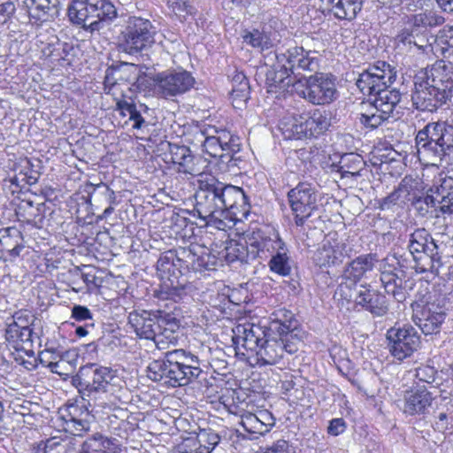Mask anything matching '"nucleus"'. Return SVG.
<instances>
[{"mask_svg":"<svg viewBox=\"0 0 453 453\" xmlns=\"http://www.w3.org/2000/svg\"><path fill=\"white\" fill-rule=\"evenodd\" d=\"M32 453H75V448L70 441L53 437L41 441Z\"/></svg>","mask_w":453,"mask_h":453,"instance_id":"obj_40","label":"nucleus"},{"mask_svg":"<svg viewBox=\"0 0 453 453\" xmlns=\"http://www.w3.org/2000/svg\"><path fill=\"white\" fill-rule=\"evenodd\" d=\"M287 63L294 78L300 81L302 72L318 73L319 60L316 51L305 50L302 47H294L280 54V63Z\"/></svg>","mask_w":453,"mask_h":453,"instance_id":"obj_16","label":"nucleus"},{"mask_svg":"<svg viewBox=\"0 0 453 453\" xmlns=\"http://www.w3.org/2000/svg\"><path fill=\"white\" fill-rule=\"evenodd\" d=\"M89 8L93 18L88 25L90 33L101 30L104 23L112 20L117 15L115 6L109 0H89Z\"/></svg>","mask_w":453,"mask_h":453,"instance_id":"obj_26","label":"nucleus"},{"mask_svg":"<svg viewBox=\"0 0 453 453\" xmlns=\"http://www.w3.org/2000/svg\"><path fill=\"white\" fill-rule=\"evenodd\" d=\"M433 186L435 199L440 200V211L443 214H453V177L441 178Z\"/></svg>","mask_w":453,"mask_h":453,"instance_id":"obj_33","label":"nucleus"},{"mask_svg":"<svg viewBox=\"0 0 453 453\" xmlns=\"http://www.w3.org/2000/svg\"><path fill=\"white\" fill-rule=\"evenodd\" d=\"M72 318L77 321H83L92 319L91 311L85 306L74 305L72 309Z\"/></svg>","mask_w":453,"mask_h":453,"instance_id":"obj_63","label":"nucleus"},{"mask_svg":"<svg viewBox=\"0 0 453 453\" xmlns=\"http://www.w3.org/2000/svg\"><path fill=\"white\" fill-rule=\"evenodd\" d=\"M301 95L314 105H326L337 98L338 92L334 80L327 74L316 73L306 79L305 88Z\"/></svg>","mask_w":453,"mask_h":453,"instance_id":"obj_10","label":"nucleus"},{"mask_svg":"<svg viewBox=\"0 0 453 453\" xmlns=\"http://www.w3.org/2000/svg\"><path fill=\"white\" fill-rule=\"evenodd\" d=\"M375 255H361L349 262L344 268L343 278L356 284L364 275L373 269L375 263Z\"/></svg>","mask_w":453,"mask_h":453,"instance_id":"obj_30","label":"nucleus"},{"mask_svg":"<svg viewBox=\"0 0 453 453\" xmlns=\"http://www.w3.org/2000/svg\"><path fill=\"white\" fill-rule=\"evenodd\" d=\"M169 154L171 161L178 165L179 173L197 177L204 173L199 166L201 159L196 158L188 147L169 143Z\"/></svg>","mask_w":453,"mask_h":453,"instance_id":"obj_21","label":"nucleus"},{"mask_svg":"<svg viewBox=\"0 0 453 453\" xmlns=\"http://www.w3.org/2000/svg\"><path fill=\"white\" fill-rule=\"evenodd\" d=\"M346 245L341 241L334 238H327L323 245L318 250L316 260L320 266L334 265L342 261L345 257Z\"/></svg>","mask_w":453,"mask_h":453,"instance_id":"obj_27","label":"nucleus"},{"mask_svg":"<svg viewBox=\"0 0 453 453\" xmlns=\"http://www.w3.org/2000/svg\"><path fill=\"white\" fill-rule=\"evenodd\" d=\"M388 348L399 361L411 357L419 347L420 340L411 326L392 327L387 332Z\"/></svg>","mask_w":453,"mask_h":453,"instance_id":"obj_12","label":"nucleus"},{"mask_svg":"<svg viewBox=\"0 0 453 453\" xmlns=\"http://www.w3.org/2000/svg\"><path fill=\"white\" fill-rule=\"evenodd\" d=\"M77 376L80 385L88 392V395L107 392L117 379L116 371L96 364L81 367Z\"/></svg>","mask_w":453,"mask_h":453,"instance_id":"obj_11","label":"nucleus"},{"mask_svg":"<svg viewBox=\"0 0 453 453\" xmlns=\"http://www.w3.org/2000/svg\"><path fill=\"white\" fill-rule=\"evenodd\" d=\"M422 79L417 76L414 78V91L411 95L413 105L419 111H435L449 101L426 85Z\"/></svg>","mask_w":453,"mask_h":453,"instance_id":"obj_19","label":"nucleus"},{"mask_svg":"<svg viewBox=\"0 0 453 453\" xmlns=\"http://www.w3.org/2000/svg\"><path fill=\"white\" fill-rule=\"evenodd\" d=\"M364 165L362 157L355 153L344 154L340 160L342 176H359Z\"/></svg>","mask_w":453,"mask_h":453,"instance_id":"obj_45","label":"nucleus"},{"mask_svg":"<svg viewBox=\"0 0 453 453\" xmlns=\"http://www.w3.org/2000/svg\"><path fill=\"white\" fill-rule=\"evenodd\" d=\"M233 343L237 354L245 356V351L256 352L268 333L265 326L254 323L239 324L233 329Z\"/></svg>","mask_w":453,"mask_h":453,"instance_id":"obj_15","label":"nucleus"},{"mask_svg":"<svg viewBox=\"0 0 453 453\" xmlns=\"http://www.w3.org/2000/svg\"><path fill=\"white\" fill-rule=\"evenodd\" d=\"M396 78V73L389 64L378 61L360 73L357 86L364 95H375L379 90L389 87Z\"/></svg>","mask_w":453,"mask_h":453,"instance_id":"obj_9","label":"nucleus"},{"mask_svg":"<svg viewBox=\"0 0 453 453\" xmlns=\"http://www.w3.org/2000/svg\"><path fill=\"white\" fill-rule=\"evenodd\" d=\"M215 133L205 137L203 150L213 157H219L216 162L219 172L238 174L242 163L239 155L242 147L240 138L226 130H216Z\"/></svg>","mask_w":453,"mask_h":453,"instance_id":"obj_3","label":"nucleus"},{"mask_svg":"<svg viewBox=\"0 0 453 453\" xmlns=\"http://www.w3.org/2000/svg\"><path fill=\"white\" fill-rule=\"evenodd\" d=\"M408 249L416 267L421 272L433 271L435 263L440 265L439 247L425 228L416 229L409 239Z\"/></svg>","mask_w":453,"mask_h":453,"instance_id":"obj_8","label":"nucleus"},{"mask_svg":"<svg viewBox=\"0 0 453 453\" xmlns=\"http://www.w3.org/2000/svg\"><path fill=\"white\" fill-rule=\"evenodd\" d=\"M415 140L418 158L438 165L453 150V126L445 121L428 123Z\"/></svg>","mask_w":453,"mask_h":453,"instance_id":"obj_2","label":"nucleus"},{"mask_svg":"<svg viewBox=\"0 0 453 453\" xmlns=\"http://www.w3.org/2000/svg\"><path fill=\"white\" fill-rule=\"evenodd\" d=\"M156 315L148 311H134L128 316V322L134 328L135 334L140 338L152 340L155 337L157 330L163 326L160 319Z\"/></svg>","mask_w":453,"mask_h":453,"instance_id":"obj_22","label":"nucleus"},{"mask_svg":"<svg viewBox=\"0 0 453 453\" xmlns=\"http://www.w3.org/2000/svg\"><path fill=\"white\" fill-rule=\"evenodd\" d=\"M197 183L195 211L198 217L206 225L213 224L217 228L225 226L217 178L204 173L198 177Z\"/></svg>","mask_w":453,"mask_h":453,"instance_id":"obj_4","label":"nucleus"},{"mask_svg":"<svg viewBox=\"0 0 453 453\" xmlns=\"http://www.w3.org/2000/svg\"><path fill=\"white\" fill-rule=\"evenodd\" d=\"M432 17L426 13H418L413 15L409 20L408 28H418V31H421L422 28H426L428 26H432Z\"/></svg>","mask_w":453,"mask_h":453,"instance_id":"obj_58","label":"nucleus"},{"mask_svg":"<svg viewBox=\"0 0 453 453\" xmlns=\"http://www.w3.org/2000/svg\"><path fill=\"white\" fill-rule=\"evenodd\" d=\"M226 258L228 262L239 260L248 263L250 260H253V257H250V240L245 244L231 240L226 247Z\"/></svg>","mask_w":453,"mask_h":453,"instance_id":"obj_42","label":"nucleus"},{"mask_svg":"<svg viewBox=\"0 0 453 453\" xmlns=\"http://www.w3.org/2000/svg\"><path fill=\"white\" fill-rule=\"evenodd\" d=\"M177 266H180L177 263V254L173 250L163 253L157 262V271L164 274H174Z\"/></svg>","mask_w":453,"mask_h":453,"instance_id":"obj_48","label":"nucleus"},{"mask_svg":"<svg viewBox=\"0 0 453 453\" xmlns=\"http://www.w3.org/2000/svg\"><path fill=\"white\" fill-rule=\"evenodd\" d=\"M419 31L418 28L404 27L396 36V41L405 46H409L410 50L412 49V41L418 35Z\"/></svg>","mask_w":453,"mask_h":453,"instance_id":"obj_59","label":"nucleus"},{"mask_svg":"<svg viewBox=\"0 0 453 453\" xmlns=\"http://www.w3.org/2000/svg\"><path fill=\"white\" fill-rule=\"evenodd\" d=\"M256 414L259 423L263 425L262 433L265 434L274 426L275 418H273V414L266 410L258 411Z\"/></svg>","mask_w":453,"mask_h":453,"instance_id":"obj_60","label":"nucleus"},{"mask_svg":"<svg viewBox=\"0 0 453 453\" xmlns=\"http://www.w3.org/2000/svg\"><path fill=\"white\" fill-rule=\"evenodd\" d=\"M271 330H277L280 338L279 340L283 345V354L285 352L293 354L297 351L298 339H294L293 332L291 329V322H273Z\"/></svg>","mask_w":453,"mask_h":453,"instance_id":"obj_39","label":"nucleus"},{"mask_svg":"<svg viewBox=\"0 0 453 453\" xmlns=\"http://www.w3.org/2000/svg\"><path fill=\"white\" fill-rule=\"evenodd\" d=\"M23 162V170L19 173L23 175L21 180L30 186L35 184L41 175L40 170L37 169L40 168L41 161L38 159L32 161L31 159L26 158Z\"/></svg>","mask_w":453,"mask_h":453,"instance_id":"obj_47","label":"nucleus"},{"mask_svg":"<svg viewBox=\"0 0 453 453\" xmlns=\"http://www.w3.org/2000/svg\"><path fill=\"white\" fill-rule=\"evenodd\" d=\"M195 441L197 443L198 449L202 451L201 453H211L219 444L220 437L213 431L203 429L197 434Z\"/></svg>","mask_w":453,"mask_h":453,"instance_id":"obj_46","label":"nucleus"},{"mask_svg":"<svg viewBox=\"0 0 453 453\" xmlns=\"http://www.w3.org/2000/svg\"><path fill=\"white\" fill-rule=\"evenodd\" d=\"M403 400V412L410 416H415L426 414L434 397L426 386L417 385L405 391Z\"/></svg>","mask_w":453,"mask_h":453,"instance_id":"obj_20","label":"nucleus"},{"mask_svg":"<svg viewBox=\"0 0 453 453\" xmlns=\"http://www.w3.org/2000/svg\"><path fill=\"white\" fill-rule=\"evenodd\" d=\"M371 96H373L372 103L373 110L388 114L389 116H391L401 100L400 92L396 89H389L388 87L379 90L377 94Z\"/></svg>","mask_w":453,"mask_h":453,"instance_id":"obj_34","label":"nucleus"},{"mask_svg":"<svg viewBox=\"0 0 453 453\" xmlns=\"http://www.w3.org/2000/svg\"><path fill=\"white\" fill-rule=\"evenodd\" d=\"M0 238L7 259L19 255L20 250L23 249V237L19 230L15 227H7L0 230Z\"/></svg>","mask_w":453,"mask_h":453,"instance_id":"obj_35","label":"nucleus"},{"mask_svg":"<svg viewBox=\"0 0 453 453\" xmlns=\"http://www.w3.org/2000/svg\"><path fill=\"white\" fill-rule=\"evenodd\" d=\"M214 259L215 257H211L208 250L202 247V250L197 253L193 270H211V266L214 265Z\"/></svg>","mask_w":453,"mask_h":453,"instance_id":"obj_56","label":"nucleus"},{"mask_svg":"<svg viewBox=\"0 0 453 453\" xmlns=\"http://www.w3.org/2000/svg\"><path fill=\"white\" fill-rule=\"evenodd\" d=\"M15 4L11 2H5L0 4V25H4L8 22L12 15L15 13Z\"/></svg>","mask_w":453,"mask_h":453,"instance_id":"obj_61","label":"nucleus"},{"mask_svg":"<svg viewBox=\"0 0 453 453\" xmlns=\"http://www.w3.org/2000/svg\"><path fill=\"white\" fill-rule=\"evenodd\" d=\"M334 15L340 19H354L363 8L364 0H326Z\"/></svg>","mask_w":453,"mask_h":453,"instance_id":"obj_36","label":"nucleus"},{"mask_svg":"<svg viewBox=\"0 0 453 453\" xmlns=\"http://www.w3.org/2000/svg\"><path fill=\"white\" fill-rule=\"evenodd\" d=\"M163 326H160L156 333L155 337L152 338L155 345L158 349H165L170 346H175L179 339V322L176 319H166L162 318L160 319Z\"/></svg>","mask_w":453,"mask_h":453,"instance_id":"obj_31","label":"nucleus"},{"mask_svg":"<svg viewBox=\"0 0 453 453\" xmlns=\"http://www.w3.org/2000/svg\"><path fill=\"white\" fill-rule=\"evenodd\" d=\"M330 125L329 112L315 109L288 118L281 123V131L286 139L316 138L323 134Z\"/></svg>","mask_w":453,"mask_h":453,"instance_id":"obj_5","label":"nucleus"},{"mask_svg":"<svg viewBox=\"0 0 453 453\" xmlns=\"http://www.w3.org/2000/svg\"><path fill=\"white\" fill-rule=\"evenodd\" d=\"M217 188H219L220 206L224 219H227L228 211L246 203V196L242 188L233 185H226L218 179Z\"/></svg>","mask_w":453,"mask_h":453,"instance_id":"obj_24","label":"nucleus"},{"mask_svg":"<svg viewBox=\"0 0 453 453\" xmlns=\"http://www.w3.org/2000/svg\"><path fill=\"white\" fill-rule=\"evenodd\" d=\"M288 199L296 225L303 226L319 211L322 196L315 185L300 182L288 191Z\"/></svg>","mask_w":453,"mask_h":453,"instance_id":"obj_7","label":"nucleus"},{"mask_svg":"<svg viewBox=\"0 0 453 453\" xmlns=\"http://www.w3.org/2000/svg\"><path fill=\"white\" fill-rule=\"evenodd\" d=\"M23 4L35 22L51 21L59 15V0H24Z\"/></svg>","mask_w":453,"mask_h":453,"instance_id":"obj_23","label":"nucleus"},{"mask_svg":"<svg viewBox=\"0 0 453 453\" xmlns=\"http://www.w3.org/2000/svg\"><path fill=\"white\" fill-rule=\"evenodd\" d=\"M156 34V27L149 19L130 17L119 37L118 48L129 55L138 54L155 43Z\"/></svg>","mask_w":453,"mask_h":453,"instance_id":"obj_6","label":"nucleus"},{"mask_svg":"<svg viewBox=\"0 0 453 453\" xmlns=\"http://www.w3.org/2000/svg\"><path fill=\"white\" fill-rule=\"evenodd\" d=\"M135 71L134 65L125 63L117 67L107 68L104 79L107 80V82L121 83L126 89H130L129 85L137 78Z\"/></svg>","mask_w":453,"mask_h":453,"instance_id":"obj_37","label":"nucleus"},{"mask_svg":"<svg viewBox=\"0 0 453 453\" xmlns=\"http://www.w3.org/2000/svg\"><path fill=\"white\" fill-rule=\"evenodd\" d=\"M286 245L282 246V250L279 249L272 255L269 261V267L273 272L282 276H287L291 272L289 257L288 256Z\"/></svg>","mask_w":453,"mask_h":453,"instance_id":"obj_44","label":"nucleus"},{"mask_svg":"<svg viewBox=\"0 0 453 453\" xmlns=\"http://www.w3.org/2000/svg\"><path fill=\"white\" fill-rule=\"evenodd\" d=\"M264 453H291V450L287 441L278 440L271 447L267 448Z\"/></svg>","mask_w":453,"mask_h":453,"instance_id":"obj_64","label":"nucleus"},{"mask_svg":"<svg viewBox=\"0 0 453 453\" xmlns=\"http://www.w3.org/2000/svg\"><path fill=\"white\" fill-rule=\"evenodd\" d=\"M156 81L157 92L164 98L183 95L195 84L194 77L185 70L160 73Z\"/></svg>","mask_w":453,"mask_h":453,"instance_id":"obj_14","label":"nucleus"},{"mask_svg":"<svg viewBox=\"0 0 453 453\" xmlns=\"http://www.w3.org/2000/svg\"><path fill=\"white\" fill-rule=\"evenodd\" d=\"M380 281L385 291L388 295H392L397 302L405 300V292L402 288L403 280L397 274L392 272H382L380 274Z\"/></svg>","mask_w":453,"mask_h":453,"instance_id":"obj_41","label":"nucleus"},{"mask_svg":"<svg viewBox=\"0 0 453 453\" xmlns=\"http://www.w3.org/2000/svg\"><path fill=\"white\" fill-rule=\"evenodd\" d=\"M118 441L96 433L88 438L81 445L79 453H119Z\"/></svg>","mask_w":453,"mask_h":453,"instance_id":"obj_32","label":"nucleus"},{"mask_svg":"<svg viewBox=\"0 0 453 453\" xmlns=\"http://www.w3.org/2000/svg\"><path fill=\"white\" fill-rule=\"evenodd\" d=\"M293 75L287 63H280V54H276V63L267 70L265 83L269 92H277V88L285 89L294 84Z\"/></svg>","mask_w":453,"mask_h":453,"instance_id":"obj_25","label":"nucleus"},{"mask_svg":"<svg viewBox=\"0 0 453 453\" xmlns=\"http://www.w3.org/2000/svg\"><path fill=\"white\" fill-rule=\"evenodd\" d=\"M68 414L65 418V419H87L88 421H92L93 415L90 414L85 404H70L67 407Z\"/></svg>","mask_w":453,"mask_h":453,"instance_id":"obj_55","label":"nucleus"},{"mask_svg":"<svg viewBox=\"0 0 453 453\" xmlns=\"http://www.w3.org/2000/svg\"><path fill=\"white\" fill-rule=\"evenodd\" d=\"M356 303L379 317L385 315L388 310L386 297L365 286H361L356 297Z\"/></svg>","mask_w":453,"mask_h":453,"instance_id":"obj_29","label":"nucleus"},{"mask_svg":"<svg viewBox=\"0 0 453 453\" xmlns=\"http://www.w3.org/2000/svg\"><path fill=\"white\" fill-rule=\"evenodd\" d=\"M202 247L199 245H191L187 248H180L176 250L177 263L181 266L182 264L188 268H194L196 258Z\"/></svg>","mask_w":453,"mask_h":453,"instance_id":"obj_49","label":"nucleus"},{"mask_svg":"<svg viewBox=\"0 0 453 453\" xmlns=\"http://www.w3.org/2000/svg\"><path fill=\"white\" fill-rule=\"evenodd\" d=\"M104 90L106 94L111 95L114 101L117 103L125 98V92L127 90L119 82H107L104 81Z\"/></svg>","mask_w":453,"mask_h":453,"instance_id":"obj_57","label":"nucleus"},{"mask_svg":"<svg viewBox=\"0 0 453 453\" xmlns=\"http://www.w3.org/2000/svg\"><path fill=\"white\" fill-rule=\"evenodd\" d=\"M243 41L253 48H258L261 50L268 49L270 44L268 37L257 29L247 32L243 35Z\"/></svg>","mask_w":453,"mask_h":453,"instance_id":"obj_51","label":"nucleus"},{"mask_svg":"<svg viewBox=\"0 0 453 453\" xmlns=\"http://www.w3.org/2000/svg\"><path fill=\"white\" fill-rule=\"evenodd\" d=\"M257 364L259 365H274L283 357L282 342L269 334L255 352Z\"/></svg>","mask_w":453,"mask_h":453,"instance_id":"obj_28","label":"nucleus"},{"mask_svg":"<svg viewBox=\"0 0 453 453\" xmlns=\"http://www.w3.org/2000/svg\"><path fill=\"white\" fill-rule=\"evenodd\" d=\"M445 316L441 308L434 303L413 306V321L426 335L439 332Z\"/></svg>","mask_w":453,"mask_h":453,"instance_id":"obj_17","label":"nucleus"},{"mask_svg":"<svg viewBox=\"0 0 453 453\" xmlns=\"http://www.w3.org/2000/svg\"><path fill=\"white\" fill-rule=\"evenodd\" d=\"M390 116L384 114L383 112L373 110L372 105V111L370 112L362 113L360 116V122L372 129H374L381 125L383 121L388 119Z\"/></svg>","mask_w":453,"mask_h":453,"instance_id":"obj_52","label":"nucleus"},{"mask_svg":"<svg viewBox=\"0 0 453 453\" xmlns=\"http://www.w3.org/2000/svg\"><path fill=\"white\" fill-rule=\"evenodd\" d=\"M231 96L234 101L245 103L250 97V84L247 77L242 72H235L232 77Z\"/></svg>","mask_w":453,"mask_h":453,"instance_id":"obj_43","label":"nucleus"},{"mask_svg":"<svg viewBox=\"0 0 453 453\" xmlns=\"http://www.w3.org/2000/svg\"><path fill=\"white\" fill-rule=\"evenodd\" d=\"M202 373L197 356L182 349L169 350L164 360H153L147 367L148 377L173 388L187 386Z\"/></svg>","mask_w":453,"mask_h":453,"instance_id":"obj_1","label":"nucleus"},{"mask_svg":"<svg viewBox=\"0 0 453 453\" xmlns=\"http://www.w3.org/2000/svg\"><path fill=\"white\" fill-rule=\"evenodd\" d=\"M68 17L72 23L80 25L88 31V25L93 20L89 0H76L68 7Z\"/></svg>","mask_w":453,"mask_h":453,"instance_id":"obj_38","label":"nucleus"},{"mask_svg":"<svg viewBox=\"0 0 453 453\" xmlns=\"http://www.w3.org/2000/svg\"><path fill=\"white\" fill-rule=\"evenodd\" d=\"M433 50L436 54H441L442 58H447L449 63H453V27L449 39H438Z\"/></svg>","mask_w":453,"mask_h":453,"instance_id":"obj_53","label":"nucleus"},{"mask_svg":"<svg viewBox=\"0 0 453 453\" xmlns=\"http://www.w3.org/2000/svg\"><path fill=\"white\" fill-rule=\"evenodd\" d=\"M418 78H423V81L430 88L435 89L441 97L448 101L453 96V65L445 64L444 61L436 62L430 68L420 71Z\"/></svg>","mask_w":453,"mask_h":453,"instance_id":"obj_13","label":"nucleus"},{"mask_svg":"<svg viewBox=\"0 0 453 453\" xmlns=\"http://www.w3.org/2000/svg\"><path fill=\"white\" fill-rule=\"evenodd\" d=\"M435 371L431 366L418 367L416 370V378L420 381L432 383L434 380Z\"/></svg>","mask_w":453,"mask_h":453,"instance_id":"obj_62","label":"nucleus"},{"mask_svg":"<svg viewBox=\"0 0 453 453\" xmlns=\"http://www.w3.org/2000/svg\"><path fill=\"white\" fill-rule=\"evenodd\" d=\"M240 425L250 434L264 435V433H262L263 425L259 423L256 413L245 412L242 414Z\"/></svg>","mask_w":453,"mask_h":453,"instance_id":"obj_50","label":"nucleus"},{"mask_svg":"<svg viewBox=\"0 0 453 453\" xmlns=\"http://www.w3.org/2000/svg\"><path fill=\"white\" fill-rule=\"evenodd\" d=\"M249 240L250 257H253V260L256 258L266 260L276 250H282V246L285 244L277 233L267 234L262 230L253 232Z\"/></svg>","mask_w":453,"mask_h":453,"instance_id":"obj_18","label":"nucleus"},{"mask_svg":"<svg viewBox=\"0 0 453 453\" xmlns=\"http://www.w3.org/2000/svg\"><path fill=\"white\" fill-rule=\"evenodd\" d=\"M65 430L74 436H83L90 430V424L92 421L87 419H65Z\"/></svg>","mask_w":453,"mask_h":453,"instance_id":"obj_54","label":"nucleus"}]
</instances>
